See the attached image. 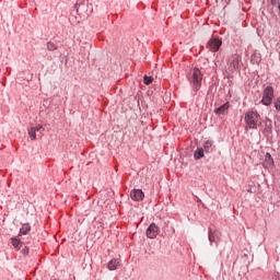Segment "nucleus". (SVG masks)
Listing matches in <instances>:
<instances>
[{
    "label": "nucleus",
    "mask_w": 280,
    "mask_h": 280,
    "mask_svg": "<svg viewBox=\"0 0 280 280\" xmlns=\"http://www.w3.org/2000/svg\"><path fill=\"white\" fill-rule=\"evenodd\" d=\"M245 130H257L261 126V115L255 109H249L244 117Z\"/></svg>",
    "instance_id": "obj_1"
},
{
    "label": "nucleus",
    "mask_w": 280,
    "mask_h": 280,
    "mask_svg": "<svg viewBox=\"0 0 280 280\" xmlns=\"http://www.w3.org/2000/svg\"><path fill=\"white\" fill-rule=\"evenodd\" d=\"M240 62H242V55L234 54L228 57L226 65L228 68L225 70V73L229 78H233V74L238 71H242V68L240 67Z\"/></svg>",
    "instance_id": "obj_2"
},
{
    "label": "nucleus",
    "mask_w": 280,
    "mask_h": 280,
    "mask_svg": "<svg viewBox=\"0 0 280 280\" xmlns=\"http://www.w3.org/2000/svg\"><path fill=\"white\" fill-rule=\"evenodd\" d=\"M190 86L192 89V95H198L200 89H202V71L198 68H194L188 77Z\"/></svg>",
    "instance_id": "obj_3"
},
{
    "label": "nucleus",
    "mask_w": 280,
    "mask_h": 280,
    "mask_svg": "<svg viewBox=\"0 0 280 280\" xmlns=\"http://www.w3.org/2000/svg\"><path fill=\"white\" fill-rule=\"evenodd\" d=\"M272 100H275V88H272V85H267L262 90L260 104H262V106H270V104H272Z\"/></svg>",
    "instance_id": "obj_4"
},
{
    "label": "nucleus",
    "mask_w": 280,
    "mask_h": 280,
    "mask_svg": "<svg viewBox=\"0 0 280 280\" xmlns=\"http://www.w3.org/2000/svg\"><path fill=\"white\" fill-rule=\"evenodd\" d=\"M206 47L207 49H209V51L215 54L217 51H220V47H222V39H220L219 37H211L208 40Z\"/></svg>",
    "instance_id": "obj_5"
},
{
    "label": "nucleus",
    "mask_w": 280,
    "mask_h": 280,
    "mask_svg": "<svg viewBox=\"0 0 280 280\" xmlns=\"http://www.w3.org/2000/svg\"><path fill=\"white\" fill-rule=\"evenodd\" d=\"M145 233L149 240H156V236L159 235V233H161V229L159 228V225H156V223H151L147 229Z\"/></svg>",
    "instance_id": "obj_6"
},
{
    "label": "nucleus",
    "mask_w": 280,
    "mask_h": 280,
    "mask_svg": "<svg viewBox=\"0 0 280 280\" xmlns=\"http://www.w3.org/2000/svg\"><path fill=\"white\" fill-rule=\"evenodd\" d=\"M28 135L32 141H36V137L39 139L43 138V125H37L36 127H32L28 129Z\"/></svg>",
    "instance_id": "obj_7"
},
{
    "label": "nucleus",
    "mask_w": 280,
    "mask_h": 280,
    "mask_svg": "<svg viewBox=\"0 0 280 280\" xmlns=\"http://www.w3.org/2000/svg\"><path fill=\"white\" fill-rule=\"evenodd\" d=\"M28 135L32 141H36V137L39 139L43 138V125H37L36 127H32L28 129Z\"/></svg>",
    "instance_id": "obj_8"
},
{
    "label": "nucleus",
    "mask_w": 280,
    "mask_h": 280,
    "mask_svg": "<svg viewBox=\"0 0 280 280\" xmlns=\"http://www.w3.org/2000/svg\"><path fill=\"white\" fill-rule=\"evenodd\" d=\"M89 5V2L86 0H78L74 4V10L77 13H79L80 16H84L86 14V8Z\"/></svg>",
    "instance_id": "obj_9"
},
{
    "label": "nucleus",
    "mask_w": 280,
    "mask_h": 280,
    "mask_svg": "<svg viewBox=\"0 0 280 280\" xmlns=\"http://www.w3.org/2000/svg\"><path fill=\"white\" fill-rule=\"evenodd\" d=\"M130 198L135 202H141V200H143V198H145V194L141 189H133L130 192Z\"/></svg>",
    "instance_id": "obj_10"
},
{
    "label": "nucleus",
    "mask_w": 280,
    "mask_h": 280,
    "mask_svg": "<svg viewBox=\"0 0 280 280\" xmlns=\"http://www.w3.org/2000/svg\"><path fill=\"white\" fill-rule=\"evenodd\" d=\"M229 108H231V103L226 102L220 107L215 108L214 114H217L218 117H220V115H226L229 113Z\"/></svg>",
    "instance_id": "obj_11"
},
{
    "label": "nucleus",
    "mask_w": 280,
    "mask_h": 280,
    "mask_svg": "<svg viewBox=\"0 0 280 280\" xmlns=\"http://www.w3.org/2000/svg\"><path fill=\"white\" fill-rule=\"evenodd\" d=\"M252 65H259L261 62V54L254 51L250 57Z\"/></svg>",
    "instance_id": "obj_12"
},
{
    "label": "nucleus",
    "mask_w": 280,
    "mask_h": 280,
    "mask_svg": "<svg viewBox=\"0 0 280 280\" xmlns=\"http://www.w3.org/2000/svg\"><path fill=\"white\" fill-rule=\"evenodd\" d=\"M203 152H206V154H211V152H213V141L207 140L203 143Z\"/></svg>",
    "instance_id": "obj_13"
},
{
    "label": "nucleus",
    "mask_w": 280,
    "mask_h": 280,
    "mask_svg": "<svg viewBox=\"0 0 280 280\" xmlns=\"http://www.w3.org/2000/svg\"><path fill=\"white\" fill-rule=\"evenodd\" d=\"M208 237H209L210 244L217 243L218 240H220V236H218V232H215V231H213L211 229H209Z\"/></svg>",
    "instance_id": "obj_14"
},
{
    "label": "nucleus",
    "mask_w": 280,
    "mask_h": 280,
    "mask_svg": "<svg viewBox=\"0 0 280 280\" xmlns=\"http://www.w3.org/2000/svg\"><path fill=\"white\" fill-rule=\"evenodd\" d=\"M30 231H32V225H30V223H24L22 224V228L20 229V233L19 235H27V233H30Z\"/></svg>",
    "instance_id": "obj_15"
},
{
    "label": "nucleus",
    "mask_w": 280,
    "mask_h": 280,
    "mask_svg": "<svg viewBox=\"0 0 280 280\" xmlns=\"http://www.w3.org/2000/svg\"><path fill=\"white\" fill-rule=\"evenodd\" d=\"M205 158V149L198 148L194 153L195 161H200V159Z\"/></svg>",
    "instance_id": "obj_16"
},
{
    "label": "nucleus",
    "mask_w": 280,
    "mask_h": 280,
    "mask_svg": "<svg viewBox=\"0 0 280 280\" xmlns=\"http://www.w3.org/2000/svg\"><path fill=\"white\" fill-rule=\"evenodd\" d=\"M11 244L15 250H21V246H23V242L16 237H11Z\"/></svg>",
    "instance_id": "obj_17"
},
{
    "label": "nucleus",
    "mask_w": 280,
    "mask_h": 280,
    "mask_svg": "<svg viewBox=\"0 0 280 280\" xmlns=\"http://www.w3.org/2000/svg\"><path fill=\"white\" fill-rule=\"evenodd\" d=\"M118 266H119V259H117V258L112 259V260L107 264L108 270H117Z\"/></svg>",
    "instance_id": "obj_18"
},
{
    "label": "nucleus",
    "mask_w": 280,
    "mask_h": 280,
    "mask_svg": "<svg viewBox=\"0 0 280 280\" xmlns=\"http://www.w3.org/2000/svg\"><path fill=\"white\" fill-rule=\"evenodd\" d=\"M262 132H264V135H270V132H272V121L271 120L265 122V128H264Z\"/></svg>",
    "instance_id": "obj_19"
},
{
    "label": "nucleus",
    "mask_w": 280,
    "mask_h": 280,
    "mask_svg": "<svg viewBox=\"0 0 280 280\" xmlns=\"http://www.w3.org/2000/svg\"><path fill=\"white\" fill-rule=\"evenodd\" d=\"M265 163L269 167H272V165H275V160L272 159V155L270 153H266V155H265Z\"/></svg>",
    "instance_id": "obj_20"
},
{
    "label": "nucleus",
    "mask_w": 280,
    "mask_h": 280,
    "mask_svg": "<svg viewBox=\"0 0 280 280\" xmlns=\"http://www.w3.org/2000/svg\"><path fill=\"white\" fill-rule=\"evenodd\" d=\"M46 47L48 51H56L58 49V46L52 42H48L46 44Z\"/></svg>",
    "instance_id": "obj_21"
},
{
    "label": "nucleus",
    "mask_w": 280,
    "mask_h": 280,
    "mask_svg": "<svg viewBox=\"0 0 280 280\" xmlns=\"http://www.w3.org/2000/svg\"><path fill=\"white\" fill-rule=\"evenodd\" d=\"M152 82H154V78L144 75V78H143V83H144L147 86H150V84H152Z\"/></svg>",
    "instance_id": "obj_22"
},
{
    "label": "nucleus",
    "mask_w": 280,
    "mask_h": 280,
    "mask_svg": "<svg viewBox=\"0 0 280 280\" xmlns=\"http://www.w3.org/2000/svg\"><path fill=\"white\" fill-rule=\"evenodd\" d=\"M273 106H275L276 110H278V113H280V96L275 100Z\"/></svg>",
    "instance_id": "obj_23"
},
{
    "label": "nucleus",
    "mask_w": 280,
    "mask_h": 280,
    "mask_svg": "<svg viewBox=\"0 0 280 280\" xmlns=\"http://www.w3.org/2000/svg\"><path fill=\"white\" fill-rule=\"evenodd\" d=\"M22 254L25 256V255H30V247L25 246L23 249H22Z\"/></svg>",
    "instance_id": "obj_24"
},
{
    "label": "nucleus",
    "mask_w": 280,
    "mask_h": 280,
    "mask_svg": "<svg viewBox=\"0 0 280 280\" xmlns=\"http://www.w3.org/2000/svg\"><path fill=\"white\" fill-rule=\"evenodd\" d=\"M279 3V0H271V5H277Z\"/></svg>",
    "instance_id": "obj_25"
},
{
    "label": "nucleus",
    "mask_w": 280,
    "mask_h": 280,
    "mask_svg": "<svg viewBox=\"0 0 280 280\" xmlns=\"http://www.w3.org/2000/svg\"><path fill=\"white\" fill-rule=\"evenodd\" d=\"M276 280H280V275L279 273H277Z\"/></svg>",
    "instance_id": "obj_26"
}]
</instances>
